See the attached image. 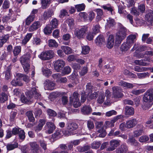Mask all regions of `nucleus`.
Returning <instances> with one entry per match:
<instances>
[{
	"label": "nucleus",
	"mask_w": 153,
	"mask_h": 153,
	"mask_svg": "<svg viewBox=\"0 0 153 153\" xmlns=\"http://www.w3.org/2000/svg\"><path fill=\"white\" fill-rule=\"evenodd\" d=\"M143 101L142 107L143 110L148 109L152 106L153 101V88L149 89L145 93Z\"/></svg>",
	"instance_id": "f257e3e1"
},
{
	"label": "nucleus",
	"mask_w": 153,
	"mask_h": 153,
	"mask_svg": "<svg viewBox=\"0 0 153 153\" xmlns=\"http://www.w3.org/2000/svg\"><path fill=\"white\" fill-rule=\"evenodd\" d=\"M126 29L125 27L122 26L119 31L117 33L115 38V43L119 45L126 38Z\"/></svg>",
	"instance_id": "f03ea898"
},
{
	"label": "nucleus",
	"mask_w": 153,
	"mask_h": 153,
	"mask_svg": "<svg viewBox=\"0 0 153 153\" xmlns=\"http://www.w3.org/2000/svg\"><path fill=\"white\" fill-rule=\"evenodd\" d=\"M26 95L30 98L34 97V98L38 101L42 99L41 94L35 87L32 88L30 91L27 92Z\"/></svg>",
	"instance_id": "7ed1b4c3"
},
{
	"label": "nucleus",
	"mask_w": 153,
	"mask_h": 153,
	"mask_svg": "<svg viewBox=\"0 0 153 153\" xmlns=\"http://www.w3.org/2000/svg\"><path fill=\"white\" fill-rule=\"evenodd\" d=\"M76 126V123H71L68 124L67 127V129L64 134L68 136L75 134Z\"/></svg>",
	"instance_id": "20e7f679"
},
{
	"label": "nucleus",
	"mask_w": 153,
	"mask_h": 153,
	"mask_svg": "<svg viewBox=\"0 0 153 153\" xmlns=\"http://www.w3.org/2000/svg\"><path fill=\"white\" fill-rule=\"evenodd\" d=\"M54 55V53L52 51H46L45 52H42L39 56V57L42 60H47L53 57Z\"/></svg>",
	"instance_id": "39448f33"
},
{
	"label": "nucleus",
	"mask_w": 153,
	"mask_h": 153,
	"mask_svg": "<svg viewBox=\"0 0 153 153\" xmlns=\"http://www.w3.org/2000/svg\"><path fill=\"white\" fill-rule=\"evenodd\" d=\"M112 89L113 96L114 98H122L123 96V91L120 87L115 86L113 87Z\"/></svg>",
	"instance_id": "423d86ee"
},
{
	"label": "nucleus",
	"mask_w": 153,
	"mask_h": 153,
	"mask_svg": "<svg viewBox=\"0 0 153 153\" xmlns=\"http://www.w3.org/2000/svg\"><path fill=\"white\" fill-rule=\"evenodd\" d=\"M120 140H113L109 142L110 146L106 149V151H111L115 150L120 144Z\"/></svg>",
	"instance_id": "0eeeda50"
},
{
	"label": "nucleus",
	"mask_w": 153,
	"mask_h": 153,
	"mask_svg": "<svg viewBox=\"0 0 153 153\" xmlns=\"http://www.w3.org/2000/svg\"><path fill=\"white\" fill-rule=\"evenodd\" d=\"M65 65V62L63 60H56L54 63V67L55 70L57 72L61 71Z\"/></svg>",
	"instance_id": "6e6552de"
},
{
	"label": "nucleus",
	"mask_w": 153,
	"mask_h": 153,
	"mask_svg": "<svg viewBox=\"0 0 153 153\" xmlns=\"http://www.w3.org/2000/svg\"><path fill=\"white\" fill-rule=\"evenodd\" d=\"M137 129L134 132V137H138L143 134L144 132V126L141 124H139L137 126Z\"/></svg>",
	"instance_id": "1a4fd4ad"
},
{
	"label": "nucleus",
	"mask_w": 153,
	"mask_h": 153,
	"mask_svg": "<svg viewBox=\"0 0 153 153\" xmlns=\"http://www.w3.org/2000/svg\"><path fill=\"white\" fill-rule=\"evenodd\" d=\"M101 123H98L96 127L97 129V132L100 133L98 137H104L106 135V133L103 127L102 126Z\"/></svg>",
	"instance_id": "9d476101"
},
{
	"label": "nucleus",
	"mask_w": 153,
	"mask_h": 153,
	"mask_svg": "<svg viewBox=\"0 0 153 153\" xmlns=\"http://www.w3.org/2000/svg\"><path fill=\"white\" fill-rule=\"evenodd\" d=\"M88 29V27L87 26H83L79 29L78 31H77V38L79 39L83 38Z\"/></svg>",
	"instance_id": "9b49d317"
},
{
	"label": "nucleus",
	"mask_w": 153,
	"mask_h": 153,
	"mask_svg": "<svg viewBox=\"0 0 153 153\" xmlns=\"http://www.w3.org/2000/svg\"><path fill=\"white\" fill-rule=\"evenodd\" d=\"M44 84L45 90H52L54 88L55 84L50 80H46L45 81Z\"/></svg>",
	"instance_id": "f8f14e48"
},
{
	"label": "nucleus",
	"mask_w": 153,
	"mask_h": 153,
	"mask_svg": "<svg viewBox=\"0 0 153 153\" xmlns=\"http://www.w3.org/2000/svg\"><path fill=\"white\" fill-rule=\"evenodd\" d=\"M126 127L127 128H132L138 123V120L135 118L128 120L126 121Z\"/></svg>",
	"instance_id": "ddd939ff"
},
{
	"label": "nucleus",
	"mask_w": 153,
	"mask_h": 153,
	"mask_svg": "<svg viewBox=\"0 0 153 153\" xmlns=\"http://www.w3.org/2000/svg\"><path fill=\"white\" fill-rule=\"evenodd\" d=\"M128 150V147L126 143L122 144L116 150V153H126Z\"/></svg>",
	"instance_id": "4468645a"
},
{
	"label": "nucleus",
	"mask_w": 153,
	"mask_h": 153,
	"mask_svg": "<svg viewBox=\"0 0 153 153\" xmlns=\"http://www.w3.org/2000/svg\"><path fill=\"white\" fill-rule=\"evenodd\" d=\"M46 125L48 133L49 134L52 133L56 129V126L54 124L51 122H47Z\"/></svg>",
	"instance_id": "2eb2a0df"
},
{
	"label": "nucleus",
	"mask_w": 153,
	"mask_h": 153,
	"mask_svg": "<svg viewBox=\"0 0 153 153\" xmlns=\"http://www.w3.org/2000/svg\"><path fill=\"white\" fill-rule=\"evenodd\" d=\"M123 117L121 115H117L114 117L111 121H107L105 122L106 125L109 127H113L114 126V123L118 119Z\"/></svg>",
	"instance_id": "dca6fc26"
},
{
	"label": "nucleus",
	"mask_w": 153,
	"mask_h": 153,
	"mask_svg": "<svg viewBox=\"0 0 153 153\" xmlns=\"http://www.w3.org/2000/svg\"><path fill=\"white\" fill-rule=\"evenodd\" d=\"M41 26V24L39 21H36L30 27L28 31L30 32H33L39 28Z\"/></svg>",
	"instance_id": "f3484780"
},
{
	"label": "nucleus",
	"mask_w": 153,
	"mask_h": 153,
	"mask_svg": "<svg viewBox=\"0 0 153 153\" xmlns=\"http://www.w3.org/2000/svg\"><path fill=\"white\" fill-rule=\"evenodd\" d=\"M132 46V45L126 41L122 44L120 47V49L122 52H126L130 49Z\"/></svg>",
	"instance_id": "a211bd4d"
},
{
	"label": "nucleus",
	"mask_w": 153,
	"mask_h": 153,
	"mask_svg": "<svg viewBox=\"0 0 153 153\" xmlns=\"http://www.w3.org/2000/svg\"><path fill=\"white\" fill-rule=\"evenodd\" d=\"M30 57V54L29 53H27L25 54L22 56L20 59L21 64L29 63Z\"/></svg>",
	"instance_id": "6ab92c4d"
},
{
	"label": "nucleus",
	"mask_w": 153,
	"mask_h": 153,
	"mask_svg": "<svg viewBox=\"0 0 153 153\" xmlns=\"http://www.w3.org/2000/svg\"><path fill=\"white\" fill-rule=\"evenodd\" d=\"M46 120H45L42 119L40 120L38 125L34 128V130L36 132H38L41 130Z\"/></svg>",
	"instance_id": "aec40b11"
},
{
	"label": "nucleus",
	"mask_w": 153,
	"mask_h": 153,
	"mask_svg": "<svg viewBox=\"0 0 153 153\" xmlns=\"http://www.w3.org/2000/svg\"><path fill=\"white\" fill-rule=\"evenodd\" d=\"M11 84L12 85L14 86H21L23 85V84L21 82V79H20V77L16 76V78L11 81Z\"/></svg>",
	"instance_id": "412c9836"
},
{
	"label": "nucleus",
	"mask_w": 153,
	"mask_h": 153,
	"mask_svg": "<svg viewBox=\"0 0 153 153\" xmlns=\"http://www.w3.org/2000/svg\"><path fill=\"white\" fill-rule=\"evenodd\" d=\"M118 85L126 89H130L134 87V85L132 84L123 80H121L119 82Z\"/></svg>",
	"instance_id": "4be33fe9"
},
{
	"label": "nucleus",
	"mask_w": 153,
	"mask_h": 153,
	"mask_svg": "<svg viewBox=\"0 0 153 153\" xmlns=\"http://www.w3.org/2000/svg\"><path fill=\"white\" fill-rule=\"evenodd\" d=\"M114 44V38L112 35H110L108 37L107 43V46L108 48H112Z\"/></svg>",
	"instance_id": "5701e85b"
},
{
	"label": "nucleus",
	"mask_w": 153,
	"mask_h": 153,
	"mask_svg": "<svg viewBox=\"0 0 153 153\" xmlns=\"http://www.w3.org/2000/svg\"><path fill=\"white\" fill-rule=\"evenodd\" d=\"M97 45L101 46L105 43V39L103 35H100L98 36L95 40Z\"/></svg>",
	"instance_id": "b1692460"
},
{
	"label": "nucleus",
	"mask_w": 153,
	"mask_h": 153,
	"mask_svg": "<svg viewBox=\"0 0 153 153\" xmlns=\"http://www.w3.org/2000/svg\"><path fill=\"white\" fill-rule=\"evenodd\" d=\"M146 20L150 24H152L153 23V10H150L149 12L145 16Z\"/></svg>",
	"instance_id": "393cba45"
},
{
	"label": "nucleus",
	"mask_w": 153,
	"mask_h": 153,
	"mask_svg": "<svg viewBox=\"0 0 153 153\" xmlns=\"http://www.w3.org/2000/svg\"><path fill=\"white\" fill-rule=\"evenodd\" d=\"M92 109L89 105H85L81 109L82 112L85 114H88L92 112Z\"/></svg>",
	"instance_id": "a878e982"
},
{
	"label": "nucleus",
	"mask_w": 153,
	"mask_h": 153,
	"mask_svg": "<svg viewBox=\"0 0 153 153\" xmlns=\"http://www.w3.org/2000/svg\"><path fill=\"white\" fill-rule=\"evenodd\" d=\"M94 11L97 13V21H100L103 16V12L102 10L101 9L97 8L95 9Z\"/></svg>",
	"instance_id": "bb28decb"
},
{
	"label": "nucleus",
	"mask_w": 153,
	"mask_h": 153,
	"mask_svg": "<svg viewBox=\"0 0 153 153\" xmlns=\"http://www.w3.org/2000/svg\"><path fill=\"white\" fill-rule=\"evenodd\" d=\"M70 103L73 104L74 108H76V92L74 93L72 96L70 97Z\"/></svg>",
	"instance_id": "cd10ccee"
},
{
	"label": "nucleus",
	"mask_w": 153,
	"mask_h": 153,
	"mask_svg": "<svg viewBox=\"0 0 153 153\" xmlns=\"http://www.w3.org/2000/svg\"><path fill=\"white\" fill-rule=\"evenodd\" d=\"M53 14L54 13L53 10H52L49 9L44 12L43 16L44 19L47 20L51 17Z\"/></svg>",
	"instance_id": "c85d7f7f"
},
{
	"label": "nucleus",
	"mask_w": 153,
	"mask_h": 153,
	"mask_svg": "<svg viewBox=\"0 0 153 153\" xmlns=\"http://www.w3.org/2000/svg\"><path fill=\"white\" fill-rule=\"evenodd\" d=\"M88 16V15L86 12H80L78 14L77 18L79 21H82L83 19L84 21H86L87 20Z\"/></svg>",
	"instance_id": "c756f323"
},
{
	"label": "nucleus",
	"mask_w": 153,
	"mask_h": 153,
	"mask_svg": "<svg viewBox=\"0 0 153 153\" xmlns=\"http://www.w3.org/2000/svg\"><path fill=\"white\" fill-rule=\"evenodd\" d=\"M98 93L97 92H92V91L87 93V97L88 100H91L96 98L98 96Z\"/></svg>",
	"instance_id": "7c9ffc66"
},
{
	"label": "nucleus",
	"mask_w": 153,
	"mask_h": 153,
	"mask_svg": "<svg viewBox=\"0 0 153 153\" xmlns=\"http://www.w3.org/2000/svg\"><path fill=\"white\" fill-rule=\"evenodd\" d=\"M136 36L135 35L131 34L127 37L126 41L132 45L136 41Z\"/></svg>",
	"instance_id": "2f4dec72"
},
{
	"label": "nucleus",
	"mask_w": 153,
	"mask_h": 153,
	"mask_svg": "<svg viewBox=\"0 0 153 153\" xmlns=\"http://www.w3.org/2000/svg\"><path fill=\"white\" fill-rule=\"evenodd\" d=\"M128 143H129L132 146H138L140 143L135 139L133 138H129L127 141Z\"/></svg>",
	"instance_id": "473e14b6"
},
{
	"label": "nucleus",
	"mask_w": 153,
	"mask_h": 153,
	"mask_svg": "<svg viewBox=\"0 0 153 153\" xmlns=\"http://www.w3.org/2000/svg\"><path fill=\"white\" fill-rule=\"evenodd\" d=\"M51 3V0H41V7L43 9L47 8Z\"/></svg>",
	"instance_id": "72a5a7b5"
},
{
	"label": "nucleus",
	"mask_w": 153,
	"mask_h": 153,
	"mask_svg": "<svg viewBox=\"0 0 153 153\" xmlns=\"http://www.w3.org/2000/svg\"><path fill=\"white\" fill-rule=\"evenodd\" d=\"M125 114L126 115H132L134 113V109L131 107L126 106L125 108Z\"/></svg>",
	"instance_id": "f704fd0d"
},
{
	"label": "nucleus",
	"mask_w": 153,
	"mask_h": 153,
	"mask_svg": "<svg viewBox=\"0 0 153 153\" xmlns=\"http://www.w3.org/2000/svg\"><path fill=\"white\" fill-rule=\"evenodd\" d=\"M27 97H25V96L22 95L21 96V99L22 102L24 103L28 104L31 103L32 100H31V98L27 97Z\"/></svg>",
	"instance_id": "c9c22d12"
},
{
	"label": "nucleus",
	"mask_w": 153,
	"mask_h": 153,
	"mask_svg": "<svg viewBox=\"0 0 153 153\" xmlns=\"http://www.w3.org/2000/svg\"><path fill=\"white\" fill-rule=\"evenodd\" d=\"M18 147V144L15 142L13 143H8L6 146L7 150L10 151Z\"/></svg>",
	"instance_id": "e433bc0d"
},
{
	"label": "nucleus",
	"mask_w": 153,
	"mask_h": 153,
	"mask_svg": "<svg viewBox=\"0 0 153 153\" xmlns=\"http://www.w3.org/2000/svg\"><path fill=\"white\" fill-rule=\"evenodd\" d=\"M8 99V96L4 92H1L0 93V102L3 103L7 101Z\"/></svg>",
	"instance_id": "4c0bfd02"
},
{
	"label": "nucleus",
	"mask_w": 153,
	"mask_h": 153,
	"mask_svg": "<svg viewBox=\"0 0 153 153\" xmlns=\"http://www.w3.org/2000/svg\"><path fill=\"white\" fill-rule=\"evenodd\" d=\"M31 149L34 152L37 153L39 149V146L35 142H31L30 143Z\"/></svg>",
	"instance_id": "58836bf2"
},
{
	"label": "nucleus",
	"mask_w": 153,
	"mask_h": 153,
	"mask_svg": "<svg viewBox=\"0 0 153 153\" xmlns=\"http://www.w3.org/2000/svg\"><path fill=\"white\" fill-rule=\"evenodd\" d=\"M21 47L20 46H16L14 48L13 53L14 56L16 57L19 55L21 52Z\"/></svg>",
	"instance_id": "ea45409f"
},
{
	"label": "nucleus",
	"mask_w": 153,
	"mask_h": 153,
	"mask_svg": "<svg viewBox=\"0 0 153 153\" xmlns=\"http://www.w3.org/2000/svg\"><path fill=\"white\" fill-rule=\"evenodd\" d=\"M16 76L20 78H22L23 80L25 82H28L30 80V77L28 76L22 74H17Z\"/></svg>",
	"instance_id": "a19ab883"
},
{
	"label": "nucleus",
	"mask_w": 153,
	"mask_h": 153,
	"mask_svg": "<svg viewBox=\"0 0 153 153\" xmlns=\"http://www.w3.org/2000/svg\"><path fill=\"white\" fill-rule=\"evenodd\" d=\"M58 25V20L55 18H54L51 20L50 25L51 27L53 29L54 28H56Z\"/></svg>",
	"instance_id": "79ce46f5"
},
{
	"label": "nucleus",
	"mask_w": 153,
	"mask_h": 153,
	"mask_svg": "<svg viewBox=\"0 0 153 153\" xmlns=\"http://www.w3.org/2000/svg\"><path fill=\"white\" fill-rule=\"evenodd\" d=\"M32 35L31 33H27L22 40V44L23 45H25L31 38Z\"/></svg>",
	"instance_id": "37998d69"
},
{
	"label": "nucleus",
	"mask_w": 153,
	"mask_h": 153,
	"mask_svg": "<svg viewBox=\"0 0 153 153\" xmlns=\"http://www.w3.org/2000/svg\"><path fill=\"white\" fill-rule=\"evenodd\" d=\"M61 49L65 54H70L72 53L71 49L68 46H62L61 47Z\"/></svg>",
	"instance_id": "c03bdc74"
},
{
	"label": "nucleus",
	"mask_w": 153,
	"mask_h": 153,
	"mask_svg": "<svg viewBox=\"0 0 153 153\" xmlns=\"http://www.w3.org/2000/svg\"><path fill=\"white\" fill-rule=\"evenodd\" d=\"M138 77L140 79H143L147 77H149L150 75L147 72H143L142 73H137Z\"/></svg>",
	"instance_id": "a18cd8bd"
},
{
	"label": "nucleus",
	"mask_w": 153,
	"mask_h": 153,
	"mask_svg": "<svg viewBox=\"0 0 153 153\" xmlns=\"http://www.w3.org/2000/svg\"><path fill=\"white\" fill-rule=\"evenodd\" d=\"M101 143L100 141H95L91 144V147L93 149H97L99 148Z\"/></svg>",
	"instance_id": "49530a36"
},
{
	"label": "nucleus",
	"mask_w": 153,
	"mask_h": 153,
	"mask_svg": "<svg viewBox=\"0 0 153 153\" xmlns=\"http://www.w3.org/2000/svg\"><path fill=\"white\" fill-rule=\"evenodd\" d=\"M26 114L28 118V119L30 122H33L35 120V119L33 116L32 112L31 111H27Z\"/></svg>",
	"instance_id": "de8ad7c7"
},
{
	"label": "nucleus",
	"mask_w": 153,
	"mask_h": 153,
	"mask_svg": "<svg viewBox=\"0 0 153 153\" xmlns=\"http://www.w3.org/2000/svg\"><path fill=\"white\" fill-rule=\"evenodd\" d=\"M53 29L51 25H47L44 29V33L46 34H49L51 33L52 30Z\"/></svg>",
	"instance_id": "09e8293b"
},
{
	"label": "nucleus",
	"mask_w": 153,
	"mask_h": 153,
	"mask_svg": "<svg viewBox=\"0 0 153 153\" xmlns=\"http://www.w3.org/2000/svg\"><path fill=\"white\" fill-rule=\"evenodd\" d=\"M34 16L30 15L26 19L25 25L28 26L34 20Z\"/></svg>",
	"instance_id": "8fccbe9b"
},
{
	"label": "nucleus",
	"mask_w": 153,
	"mask_h": 153,
	"mask_svg": "<svg viewBox=\"0 0 153 153\" xmlns=\"http://www.w3.org/2000/svg\"><path fill=\"white\" fill-rule=\"evenodd\" d=\"M101 7L105 10H107L109 11L111 14H113V7L109 4L102 5Z\"/></svg>",
	"instance_id": "3c124183"
},
{
	"label": "nucleus",
	"mask_w": 153,
	"mask_h": 153,
	"mask_svg": "<svg viewBox=\"0 0 153 153\" xmlns=\"http://www.w3.org/2000/svg\"><path fill=\"white\" fill-rule=\"evenodd\" d=\"M107 25L109 27H113L115 25V22L114 19L109 18L107 20Z\"/></svg>",
	"instance_id": "603ef678"
},
{
	"label": "nucleus",
	"mask_w": 153,
	"mask_h": 153,
	"mask_svg": "<svg viewBox=\"0 0 153 153\" xmlns=\"http://www.w3.org/2000/svg\"><path fill=\"white\" fill-rule=\"evenodd\" d=\"M9 38L8 35H5L4 37L0 38V47H2L3 44L6 42Z\"/></svg>",
	"instance_id": "864d4df0"
},
{
	"label": "nucleus",
	"mask_w": 153,
	"mask_h": 153,
	"mask_svg": "<svg viewBox=\"0 0 153 153\" xmlns=\"http://www.w3.org/2000/svg\"><path fill=\"white\" fill-rule=\"evenodd\" d=\"M42 71L44 75L45 76H48L51 75V72L50 69L46 68H43Z\"/></svg>",
	"instance_id": "5fc2aeb1"
},
{
	"label": "nucleus",
	"mask_w": 153,
	"mask_h": 153,
	"mask_svg": "<svg viewBox=\"0 0 153 153\" xmlns=\"http://www.w3.org/2000/svg\"><path fill=\"white\" fill-rule=\"evenodd\" d=\"M71 72V68L68 66H66L62 70V75H65L69 74Z\"/></svg>",
	"instance_id": "6e6d98bb"
},
{
	"label": "nucleus",
	"mask_w": 153,
	"mask_h": 153,
	"mask_svg": "<svg viewBox=\"0 0 153 153\" xmlns=\"http://www.w3.org/2000/svg\"><path fill=\"white\" fill-rule=\"evenodd\" d=\"M105 96L104 93L100 94L97 99V102L99 104H102L104 101Z\"/></svg>",
	"instance_id": "4d7b16f0"
},
{
	"label": "nucleus",
	"mask_w": 153,
	"mask_h": 153,
	"mask_svg": "<svg viewBox=\"0 0 153 153\" xmlns=\"http://www.w3.org/2000/svg\"><path fill=\"white\" fill-rule=\"evenodd\" d=\"M48 45L50 47H57L58 44L56 41L53 39H50L48 41Z\"/></svg>",
	"instance_id": "13d9d810"
},
{
	"label": "nucleus",
	"mask_w": 153,
	"mask_h": 153,
	"mask_svg": "<svg viewBox=\"0 0 153 153\" xmlns=\"http://www.w3.org/2000/svg\"><path fill=\"white\" fill-rule=\"evenodd\" d=\"M62 134V131L58 130L53 134L52 136L54 138L58 139L61 137Z\"/></svg>",
	"instance_id": "bf43d9fd"
},
{
	"label": "nucleus",
	"mask_w": 153,
	"mask_h": 153,
	"mask_svg": "<svg viewBox=\"0 0 153 153\" xmlns=\"http://www.w3.org/2000/svg\"><path fill=\"white\" fill-rule=\"evenodd\" d=\"M90 50V48L87 46L82 47V53L84 55L86 54L89 53Z\"/></svg>",
	"instance_id": "052dcab7"
},
{
	"label": "nucleus",
	"mask_w": 153,
	"mask_h": 153,
	"mask_svg": "<svg viewBox=\"0 0 153 153\" xmlns=\"http://www.w3.org/2000/svg\"><path fill=\"white\" fill-rule=\"evenodd\" d=\"M145 91L144 89H140L139 90H133L131 91V93L137 95L143 93Z\"/></svg>",
	"instance_id": "680f3d73"
},
{
	"label": "nucleus",
	"mask_w": 153,
	"mask_h": 153,
	"mask_svg": "<svg viewBox=\"0 0 153 153\" xmlns=\"http://www.w3.org/2000/svg\"><path fill=\"white\" fill-rule=\"evenodd\" d=\"M149 140V137L146 135H143L140 137L139 141L141 143H145L148 141Z\"/></svg>",
	"instance_id": "e2e57ef3"
},
{
	"label": "nucleus",
	"mask_w": 153,
	"mask_h": 153,
	"mask_svg": "<svg viewBox=\"0 0 153 153\" xmlns=\"http://www.w3.org/2000/svg\"><path fill=\"white\" fill-rule=\"evenodd\" d=\"M24 71L26 73H27L29 71L30 65L29 63L22 64Z\"/></svg>",
	"instance_id": "0e129e2a"
},
{
	"label": "nucleus",
	"mask_w": 153,
	"mask_h": 153,
	"mask_svg": "<svg viewBox=\"0 0 153 153\" xmlns=\"http://www.w3.org/2000/svg\"><path fill=\"white\" fill-rule=\"evenodd\" d=\"M17 114V113L16 111H12L10 113V120L11 121H14Z\"/></svg>",
	"instance_id": "69168bd1"
},
{
	"label": "nucleus",
	"mask_w": 153,
	"mask_h": 153,
	"mask_svg": "<svg viewBox=\"0 0 153 153\" xmlns=\"http://www.w3.org/2000/svg\"><path fill=\"white\" fill-rule=\"evenodd\" d=\"M11 66H9L7 67L5 74V77L7 79H8L10 77Z\"/></svg>",
	"instance_id": "338daca9"
},
{
	"label": "nucleus",
	"mask_w": 153,
	"mask_h": 153,
	"mask_svg": "<svg viewBox=\"0 0 153 153\" xmlns=\"http://www.w3.org/2000/svg\"><path fill=\"white\" fill-rule=\"evenodd\" d=\"M85 5L84 3L77 4V11H84L85 8Z\"/></svg>",
	"instance_id": "774afa93"
}]
</instances>
